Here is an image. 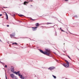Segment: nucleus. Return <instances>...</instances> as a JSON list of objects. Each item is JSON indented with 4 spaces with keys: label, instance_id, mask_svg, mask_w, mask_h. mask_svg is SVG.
Returning <instances> with one entry per match:
<instances>
[{
    "label": "nucleus",
    "instance_id": "obj_20",
    "mask_svg": "<svg viewBox=\"0 0 79 79\" xmlns=\"http://www.w3.org/2000/svg\"><path fill=\"white\" fill-rule=\"evenodd\" d=\"M19 16H20V17H22V16H24V15H19Z\"/></svg>",
    "mask_w": 79,
    "mask_h": 79
},
{
    "label": "nucleus",
    "instance_id": "obj_30",
    "mask_svg": "<svg viewBox=\"0 0 79 79\" xmlns=\"http://www.w3.org/2000/svg\"><path fill=\"white\" fill-rule=\"evenodd\" d=\"M31 6H32V5H31Z\"/></svg>",
    "mask_w": 79,
    "mask_h": 79
},
{
    "label": "nucleus",
    "instance_id": "obj_3",
    "mask_svg": "<svg viewBox=\"0 0 79 79\" xmlns=\"http://www.w3.org/2000/svg\"><path fill=\"white\" fill-rule=\"evenodd\" d=\"M40 51L41 53H43V54H44V55H45L46 53V51H44V52L42 50H40Z\"/></svg>",
    "mask_w": 79,
    "mask_h": 79
},
{
    "label": "nucleus",
    "instance_id": "obj_11",
    "mask_svg": "<svg viewBox=\"0 0 79 79\" xmlns=\"http://www.w3.org/2000/svg\"><path fill=\"white\" fill-rule=\"evenodd\" d=\"M36 27H39V23H37L35 24Z\"/></svg>",
    "mask_w": 79,
    "mask_h": 79
},
{
    "label": "nucleus",
    "instance_id": "obj_17",
    "mask_svg": "<svg viewBox=\"0 0 79 79\" xmlns=\"http://www.w3.org/2000/svg\"><path fill=\"white\" fill-rule=\"evenodd\" d=\"M60 30H61V31H62L63 32L64 31L63 30V29H61V28H60Z\"/></svg>",
    "mask_w": 79,
    "mask_h": 79
},
{
    "label": "nucleus",
    "instance_id": "obj_6",
    "mask_svg": "<svg viewBox=\"0 0 79 79\" xmlns=\"http://www.w3.org/2000/svg\"><path fill=\"white\" fill-rule=\"evenodd\" d=\"M10 76L12 79H14V77H15V75L13 74L12 73L10 75Z\"/></svg>",
    "mask_w": 79,
    "mask_h": 79
},
{
    "label": "nucleus",
    "instance_id": "obj_24",
    "mask_svg": "<svg viewBox=\"0 0 79 79\" xmlns=\"http://www.w3.org/2000/svg\"><path fill=\"white\" fill-rule=\"evenodd\" d=\"M2 63V64H4V63H2H2Z\"/></svg>",
    "mask_w": 79,
    "mask_h": 79
},
{
    "label": "nucleus",
    "instance_id": "obj_7",
    "mask_svg": "<svg viewBox=\"0 0 79 79\" xmlns=\"http://www.w3.org/2000/svg\"><path fill=\"white\" fill-rule=\"evenodd\" d=\"M64 66L65 67V68H68V67H69V65L68 64H64Z\"/></svg>",
    "mask_w": 79,
    "mask_h": 79
},
{
    "label": "nucleus",
    "instance_id": "obj_2",
    "mask_svg": "<svg viewBox=\"0 0 79 79\" xmlns=\"http://www.w3.org/2000/svg\"><path fill=\"white\" fill-rule=\"evenodd\" d=\"M13 73H15V74H16V75H18V76H20V73H19V71H18V72H15Z\"/></svg>",
    "mask_w": 79,
    "mask_h": 79
},
{
    "label": "nucleus",
    "instance_id": "obj_5",
    "mask_svg": "<svg viewBox=\"0 0 79 79\" xmlns=\"http://www.w3.org/2000/svg\"><path fill=\"white\" fill-rule=\"evenodd\" d=\"M48 69H50V70H53L54 69H55V67H51L49 68Z\"/></svg>",
    "mask_w": 79,
    "mask_h": 79
},
{
    "label": "nucleus",
    "instance_id": "obj_26",
    "mask_svg": "<svg viewBox=\"0 0 79 79\" xmlns=\"http://www.w3.org/2000/svg\"><path fill=\"white\" fill-rule=\"evenodd\" d=\"M9 26L8 25H7V27H9Z\"/></svg>",
    "mask_w": 79,
    "mask_h": 79
},
{
    "label": "nucleus",
    "instance_id": "obj_10",
    "mask_svg": "<svg viewBox=\"0 0 79 79\" xmlns=\"http://www.w3.org/2000/svg\"><path fill=\"white\" fill-rule=\"evenodd\" d=\"M28 3H29V2H24L23 4L25 5H26V4H28Z\"/></svg>",
    "mask_w": 79,
    "mask_h": 79
},
{
    "label": "nucleus",
    "instance_id": "obj_18",
    "mask_svg": "<svg viewBox=\"0 0 79 79\" xmlns=\"http://www.w3.org/2000/svg\"><path fill=\"white\" fill-rule=\"evenodd\" d=\"M70 59V60H71V59L69 56H67Z\"/></svg>",
    "mask_w": 79,
    "mask_h": 79
},
{
    "label": "nucleus",
    "instance_id": "obj_34",
    "mask_svg": "<svg viewBox=\"0 0 79 79\" xmlns=\"http://www.w3.org/2000/svg\"><path fill=\"white\" fill-rule=\"evenodd\" d=\"M3 8H5V7H4Z\"/></svg>",
    "mask_w": 79,
    "mask_h": 79
},
{
    "label": "nucleus",
    "instance_id": "obj_22",
    "mask_svg": "<svg viewBox=\"0 0 79 79\" xmlns=\"http://www.w3.org/2000/svg\"><path fill=\"white\" fill-rule=\"evenodd\" d=\"M7 17V18H6V19H8V16H7V17Z\"/></svg>",
    "mask_w": 79,
    "mask_h": 79
},
{
    "label": "nucleus",
    "instance_id": "obj_37",
    "mask_svg": "<svg viewBox=\"0 0 79 79\" xmlns=\"http://www.w3.org/2000/svg\"><path fill=\"white\" fill-rule=\"evenodd\" d=\"M20 22L21 23V21H20Z\"/></svg>",
    "mask_w": 79,
    "mask_h": 79
},
{
    "label": "nucleus",
    "instance_id": "obj_36",
    "mask_svg": "<svg viewBox=\"0 0 79 79\" xmlns=\"http://www.w3.org/2000/svg\"><path fill=\"white\" fill-rule=\"evenodd\" d=\"M19 21V22H20L19 21Z\"/></svg>",
    "mask_w": 79,
    "mask_h": 79
},
{
    "label": "nucleus",
    "instance_id": "obj_21",
    "mask_svg": "<svg viewBox=\"0 0 79 79\" xmlns=\"http://www.w3.org/2000/svg\"><path fill=\"white\" fill-rule=\"evenodd\" d=\"M74 18H77V15H75L74 17Z\"/></svg>",
    "mask_w": 79,
    "mask_h": 79
},
{
    "label": "nucleus",
    "instance_id": "obj_16",
    "mask_svg": "<svg viewBox=\"0 0 79 79\" xmlns=\"http://www.w3.org/2000/svg\"><path fill=\"white\" fill-rule=\"evenodd\" d=\"M52 76L54 78V79H56V76L53 75H52Z\"/></svg>",
    "mask_w": 79,
    "mask_h": 79
},
{
    "label": "nucleus",
    "instance_id": "obj_23",
    "mask_svg": "<svg viewBox=\"0 0 79 79\" xmlns=\"http://www.w3.org/2000/svg\"><path fill=\"white\" fill-rule=\"evenodd\" d=\"M5 67L6 68H7V65H5Z\"/></svg>",
    "mask_w": 79,
    "mask_h": 79
},
{
    "label": "nucleus",
    "instance_id": "obj_29",
    "mask_svg": "<svg viewBox=\"0 0 79 79\" xmlns=\"http://www.w3.org/2000/svg\"><path fill=\"white\" fill-rule=\"evenodd\" d=\"M65 1H68V0H65Z\"/></svg>",
    "mask_w": 79,
    "mask_h": 79
},
{
    "label": "nucleus",
    "instance_id": "obj_12",
    "mask_svg": "<svg viewBox=\"0 0 79 79\" xmlns=\"http://www.w3.org/2000/svg\"><path fill=\"white\" fill-rule=\"evenodd\" d=\"M65 61L66 63L67 64H69V62H68V61L66 60H65Z\"/></svg>",
    "mask_w": 79,
    "mask_h": 79
},
{
    "label": "nucleus",
    "instance_id": "obj_33",
    "mask_svg": "<svg viewBox=\"0 0 79 79\" xmlns=\"http://www.w3.org/2000/svg\"><path fill=\"white\" fill-rule=\"evenodd\" d=\"M15 14L14 15V16H15Z\"/></svg>",
    "mask_w": 79,
    "mask_h": 79
},
{
    "label": "nucleus",
    "instance_id": "obj_9",
    "mask_svg": "<svg viewBox=\"0 0 79 79\" xmlns=\"http://www.w3.org/2000/svg\"><path fill=\"white\" fill-rule=\"evenodd\" d=\"M11 71L12 73H14V71H15V70H14V68L13 67H12L11 68Z\"/></svg>",
    "mask_w": 79,
    "mask_h": 79
},
{
    "label": "nucleus",
    "instance_id": "obj_27",
    "mask_svg": "<svg viewBox=\"0 0 79 79\" xmlns=\"http://www.w3.org/2000/svg\"><path fill=\"white\" fill-rule=\"evenodd\" d=\"M6 79H7V77H6Z\"/></svg>",
    "mask_w": 79,
    "mask_h": 79
},
{
    "label": "nucleus",
    "instance_id": "obj_28",
    "mask_svg": "<svg viewBox=\"0 0 79 79\" xmlns=\"http://www.w3.org/2000/svg\"><path fill=\"white\" fill-rule=\"evenodd\" d=\"M15 79H17V78H16V77H15Z\"/></svg>",
    "mask_w": 79,
    "mask_h": 79
},
{
    "label": "nucleus",
    "instance_id": "obj_19",
    "mask_svg": "<svg viewBox=\"0 0 79 79\" xmlns=\"http://www.w3.org/2000/svg\"><path fill=\"white\" fill-rule=\"evenodd\" d=\"M4 13H5L6 14V17H7L8 16V15H7V14H6V12H4Z\"/></svg>",
    "mask_w": 79,
    "mask_h": 79
},
{
    "label": "nucleus",
    "instance_id": "obj_13",
    "mask_svg": "<svg viewBox=\"0 0 79 79\" xmlns=\"http://www.w3.org/2000/svg\"><path fill=\"white\" fill-rule=\"evenodd\" d=\"M19 76L20 77V78H21V79L24 78V77H23V75H21V74H20V76Z\"/></svg>",
    "mask_w": 79,
    "mask_h": 79
},
{
    "label": "nucleus",
    "instance_id": "obj_14",
    "mask_svg": "<svg viewBox=\"0 0 79 79\" xmlns=\"http://www.w3.org/2000/svg\"><path fill=\"white\" fill-rule=\"evenodd\" d=\"M14 44H15V45H18V44H17L16 43H13L12 45H14Z\"/></svg>",
    "mask_w": 79,
    "mask_h": 79
},
{
    "label": "nucleus",
    "instance_id": "obj_8",
    "mask_svg": "<svg viewBox=\"0 0 79 79\" xmlns=\"http://www.w3.org/2000/svg\"><path fill=\"white\" fill-rule=\"evenodd\" d=\"M32 30L33 31H36L37 30V29H36V28H37V27H32Z\"/></svg>",
    "mask_w": 79,
    "mask_h": 79
},
{
    "label": "nucleus",
    "instance_id": "obj_32",
    "mask_svg": "<svg viewBox=\"0 0 79 79\" xmlns=\"http://www.w3.org/2000/svg\"><path fill=\"white\" fill-rule=\"evenodd\" d=\"M0 42H1V40H0Z\"/></svg>",
    "mask_w": 79,
    "mask_h": 79
},
{
    "label": "nucleus",
    "instance_id": "obj_35",
    "mask_svg": "<svg viewBox=\"0 0 79 79\" xmlns=\"http://www.w3.org/2000/svg\"><path fill=\"white\" fill-rule=\"evenodd\" d=\"M23 79H24V78H23Z\"/></svg>",
    "mask_w": 79,
    "mask_h": 79
},
{
    "label": "nucleus",
    "instance_id": "obj_25",
    "mask_svg": "<svg viewBox=\"0 0 79 79\" xmlns=\"http://www.w3.org/2000/svg\"><path fill=\"white\" fill-rule=\"evenodd\" d=\"M2 16V14H0V16Z\"/></svg>",
    "mask_w": 79,
    "mask_h": 79
},
{
    "label": "nucleus",
    "instance_id": "obj_31",
    "mask_svg": "<svg viewBox=\"0 0 79 79\" xmlns=\"http://www.w3.org/2000/svg\"><path fill=\"white\" fill-rule=\"evenodd\" d=\"M31 2H32V0L31 1Z\"/></svg>",
    "mask_w": 79,
    "mask_h": 79
},
{
    "label": "nucleus",
    "instance_id": "obj_4",
    "mask_svg": "<svg viewBox=\"0 0 79 79\" xmlns=\"http://www.w3.org/2000/svg\"><path fill=\"white\" fill-rule=\"evenodd\" d=\"M15 35V33H13L12 34H10V36L11 38H13V37H14Z\"/></svg>",
    "mask_w": 79,
    "mask_h": 79
},
{
    "label": "nucleus",
    "instance_id": "obj_1",
    "mask_svg": "<svg viewBox=\"0 0 79 79\" xmlns=\"http://www.w3.org/2000/svg\"><path fill=\"white\" fill-rule=\"evenodd\" d=\"M45 50L46 51V54H45V55L48 56H49L50 55H51V53L50 52V50L47 48H46Z\"/></svg>",
    "mask_w": 79,
    "mask_h": 79
},
{
    "label": "nucleus",
    "instance_id": "obj_15",
    "mask_svg": "<svg viewBox=\"0 0 79 79\" xmlns=\"http://www.w3.org/2000/svg\"><path fill=\"white\" fill-rule=\"evenodd\" d=\"M52 24V23H47V24L48 25V24Z\"/></svg>",
    "mask_w": 79,
    "mask_h": 79
}]
</instances>
